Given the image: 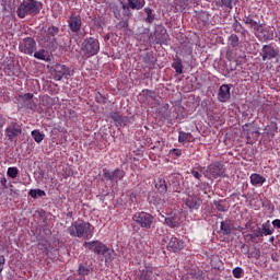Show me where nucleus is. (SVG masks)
I'll list each match as a JSON object with an SVG mask.
<instances>
[{"instance_id":"obj_11","label":"nucleus","mask_w":280,"mask_h":280,"mask_svg":"<svg viewBox=\"0 0 280 280\" xmlns=\"http://www.w3.org/2000/svg\"><path fill=\"white\" fill-rule=\"evenodd\" d=\"M183 248H185V241L179 240L176 236H172L170 238V242L167 244V250H170L171 253H180Z\"/></svg>"},{"instance_id":"obj_7","label":"nucleus","mask_w":280,"mask_h":280,"mask_svg":"<svg viewBox=\"0 0 280 280\" xmlns=\"http://www.w3.org/2000/svg\"><path fill=\"white\" fill-rule=\"evenodd\" d=\"M103 176L105 180H110L112 183H119V180H124V176H126V172L121 168H116L112 172L108 171L107 168H104Z\"/></svg>"},{"instance_id":"obj_49","label":"nucleus","mask_w":280,"mask_h":280,"mask_svg":"<svg viewBox=\"0 0 280 280\" xmlns=\"http://www.w3.org/2000/svg\"><path fill=\"white\" fill-rule=\"evenodd\" d=\"M147 21L148 23H152L154 21V18L152 15H148Z\"/></svg>"},{"instance_id":"obj_51","label":"nucleus","mask_w":280,"mask_h":280,"mask_svg":"<svg viewBox=\"0 0 280 280\" xmlns=\"http://www.w3.org/2000/svg\"><path fill=\"white\" fill-rule=\"evenodd\" d=\"M255 235H256V237H264V233H262V231H260V232L256 233Z\"/></svg>"},{"instance_id":"obj_36","label":"nucleus","mask_w":280,"mask_h":280,"mask_svg":"<svg viewBox=\"0 0 280 280\" xmlns=\"http://www.w3.org/2000/svg\"><path fill=\"white\" fill-rule=\"evenodd\" d=\"M200 172H202V167L192 168L190 174L194 176V178H197V180H200V178H202V174H200Z\"/></svg>"},{"instance_id":"obj_29","label":"nucleus","mask_w":280,"mask_h":280,"mask_svg":"<svg viewBox=\"0 0 280 280\" xmlns=\"http://www.w3.org/2000/svg\"><path fill=\"white\" fill-rule=\"evenodd\" d=\"M261 231L262 235H272V233H275V230L270 225V221H267L266 223L262 224Z\"/></svg>"},{"instance_id":"obj_3","label":"nucleus","mask_w":280,"mask_h":280,"mask_svg":"<svg viewBox=\"0 0 280 280\" xmlns=\"http://www.w3.org/2000/svg\"><path fill=\"white\" fill-rule=\"evenodd\" d=\"M132 228L135 231H139L140 229H152V224H154V215L148 213V212H136L132 215ZM138 226V228H137Z\"/></svg>"},{"instance_id":"obj_1","label":"nucleus","mask_w":280,"mask_h":280,"mask_svg":"<svg viewBox=\"0 0 280 280\" xmlns=\"http://www.w3.org/2000/svg\"><path fill=\"white\" fill-rule=\"evenodd\" d=\"M95 228L86 221H74L68 228V233L71 237H83V240H91Z\"/></svg>"},{"instance_id":"obj_50","label":"nucleus","mask_w":280,"mask_h":280,"mask_svg":"<svg viewBox=\"0 0 280 280\" xmlns=\"http://www.w3.org/2000/svg\"><path fill=\"white\" fill-rule=\"evenodd\" d=\"M68 280H86V278H84V277L69 278Z\"/></svg>"},{"instance_id":"obj_27","label":"nucleus","mask_w":280,"mask_h":280,"mask_svg":"<svg viewBox=\"0 0 280 280\" xmlns=\"http://www.w3.org/2000/svg\"><path fill=\"white\" fill-rule=\"evenodd\" d=\"M43 33L47 34L48 36H50L52 38H56V36H58V34L60 33V28H58V26H49Z\"/></svg>"},{"instance_id":"obj_41","label":"nucleus","mask_w":280,"mask_h":280,"mask_svg":"<svg viewBox=\"0 0 280 280\" xmlns=\"http://www.w3.org/2000/svg\"><path fill=\"white\" fill-rule=\"evenodd\" d=\"M33 98H34V94L32 93H26L23 96L24 102H30V100H33Z\"/></svg>"},{"instance_id":"obj_19","label":"nucleus","mask_w":280,"mask_h":280,"mask_svg":"<svg viewBox=\"0 0 280 280\" xmlns=\"http://www.w3.org/2000/svg\"><path fill=\"white\" fill-rule=\"evenodd\" d=\"M249 180H250L253 187H262L264 183H266V177H264L260 174L253 173L249 177Z\"/></svg>"},{"instance_id":"obj_9","label":"nucleus","mask_w":280,"mask_h":280,"mask_svg":"<svg viewBox=\"0 0 280 280\" xmlns=\"http://www.w3.org/2000/svg\"><path fill=\"white\" fill-rule=\"evenodd\" d=\"M224 174V168L220 163L210 164L206 170V178H220Z\"/></svg>"},{"instance_id":"obj_12","label":"nucleus","mask_w":280,"mask_h":280,"mask_svg":"<svg viewBox=\"0 0 280 280\" xmlns=\"http://www.w3.org/2000/svg\"><path fill=\"white\" fill-rule=\"evenodd\" d=\"M262 60H272L279 56V49L275 48L272 45H265L262 46Z\"/></svg>"},{"instance_id":"obj_18","label":"nucleus","mask_w":280,"mask_h":280,"mask_svg":"<svg viewBox=\"0 0 280 280\" xmlns=\"http://www.w3.org/2000/svg\"><path fill=\"white\" fill-rule=\"evenodd\" d=\"M255 16L254 14L247 15L243 18V22L245 23V25H250L254 30H256V32H259V30H261V23L255 21Z\"/></svg>"},{"instance_id":"obj_15","label":"nucleus","mask_w":280,"mask_h":280,"mask_svg":"<svg viewBox=\"0 0 280 280\" xmlns=\"http://www.w3.org/2000/svg\"><path fill=\"white\" fill-rule=\"evenodd\" d=\"M55 80L57 81H60L62 80L63 78H67V75H69L70 71L69 69L67 68V66L65 65H60V63H57L55 66Z\"/></svg>"},{"instance_id":"obj_26","label":"nucleus","mask_w":280,"mask_h":280,"mask_svg":"<svg viewBox=\"0 0 280 280\" xmlns=\"http://www.w3.org/2000/svg\"><path fill=\"white\" fill-rule=\"evenodd\" d=\"M185 205H186V207H188V209H198V198H196V197H188L185 200Z\"/></svg>"},{"instance_id":"obj_22","label":"nucleus","mask_w":280,"mask_h":280,"mask_svg":"<svg viewBox=\"0 0 280 280\" xmlns=\"http://www.w3.org/2000/svg\"><path fill=\"white\" fill-rule=\"evenodd\" d=\"M194 139L190 132L179 131L178 142L179 143H189Z\"/></svg>"},{"instance_id":"obj_4","label":"nucleus","mask_w":280,"mask_h":280,"mask_svg":"<svg viewBox=\"0 0 280 280\" xmlns=\"http://www.w3.org/2000/svg\"><path fill=\"white\" fill-rule=\"evenodd\" d=\"M81 51H83L86 58L97 56V54H100V40L95 37L85 38L82 43Z\"/></svg>"},{"instance_id":"obj_43","label":"nucleus","mask_w":280,"mask_h":280,"mask_svg":"<svg viewBox=\"0 0 280 280\" xmlns=\"http://www.w3.org/2000/svg\"><path fill=\"white\" fill-rule=\"evenodd\" d=\"M171 154H175V156H180L183 154V151L180 149H173L171 151Z\"/></svg>"},{"instance_id":"obj_46","label":"nucleus","mask_w":280,"mask_h":280,"mask_svg":"<svg viewBox=\"0 0 280 280\" xmlns=\"http://www.w3.org/2000/svg\"><path fill=\"white\" fill-rule=\"evenodd\" d=\"M270 127L272 128L273 132H278L279 127L277 126V122H271Z\"/></svg>"},{"instance_id":"obj_44","label":"nucleus","mask_w":280,"mask_h":280,"mask_svg":"<svg viewBox=\"0 0 280 280\" xmlns=\"http://www.w3.org/2000/svg\"><path fill=\"white\" fill-rule=\"evenodd\" d=\"M0 185L4 187V189H8V179L5 177H2L0 180Z\"/></svg>"},{"instance_id":"obj_31","label":"nucleus","mask_w":280,"mask_h":280,"mask_svg":"<svg viewBox=\"0 0 280 280\" xmlns=\"http://www.w3.org/2000/svg\"><path fill=\"white\" fill-rule=\"evenodd\" d=\"M34 58L37 60H48L47 59V51L45 49H40L34 52Z\"/></svg>"},{"instance_id":"obj_48","label":"nucleus","mask_w":280,"mask_h":280,"mask_svg":"<svg viewBox=\"0 0 280 280\" xmlns=\"http://www.w3.org/2000/svg\"><path fill=\"white\" fill-rule=\"evenodd\" d=\"M231 38H232L233 43H237L240 40L237 35H232Z\"/></svg>"},{"instance_id":"obj_23","label":"nucleus","mask_w":280,"mask_h":280,"mask_svg":"<svg viewBox=\"0 0 280 280\" xmlns=\"http://www.w3.org/2000/svg\"><path fill=\"white\" fill-rule=\"evenodd\" d=\"M264 34L265 40H272L275 38V33L270 31V27H264L261 24V28L259 30Z\"/></svg>"},{"instance_id":"obj_16","label":"nucleus","mask_w":280,"mask_h":280,"mask_svg":"<svg viewBox=\"0 0 280 280\" xmlns=\"http://www.w3.org/2000/svg\"><path fill=\"white\" fill-rule=\"evenodd\" d=\"M243 133L247 137V141H250V139H256L257 137H259V131L255 129V126H253V124L244 125Z\"/></svg>"},{"instance_id":"obj_39","label":"nucleus","mask_w":280,"mask_h":280,"mask_svg":"<svg viewBox=\"0 0 280 280\" xmlns=\"http://www.w3.org/2000/svg\"><path fill=\"white\" fill-rule=\"evenodd\" d=\"M222 4H223L225 8H230V10L233 9V0H222Z\"/></svg>"},{"instance_id":"obj_30","label":"nucleus","mask_w":280,"mask_h":280,"mask_svg":"<svg viewBox=\"0 0 280 280\" xmlns=\"http://www.w3.org/2000/svg\"><path fill=\"white\" fill-rule=\"evenodd\" d=\"M28 196H31V198H43V196H47V194L45 192V190H40V189H31L28 191Z\"/></svg>"},{"instance_id":"obj_52","label":"nucleus","mask_w":280,"mask_h":280,"mask_svg":"<svg viewBox=\"0 0 280 280\" xmlns=\"http://www.w3.org/2000/svg\"><path fill=\"white\" fill-rule=\"evenodd\" d=\"M148 93H152L151 91H149Z\"/></svg>"},{"instance_id":"obj_35","label":"nucleus","mask_w":280,"mask_h":280,"mask_svg":"<svg viewBox=\"0 0 280 280\" xmlns=\"http://www.w3.org/2000/svg\"><path fill=\"white\" fill-rule=\"evenodd\" d=\"M79 275H81L82 277H86L91 273V269L89 267H84L83 265L79 266L78 269Z\"/></svg>"},{"instance_id":"obj_47","label":"nucleus","mask_w":280,"mask_h":280,"mask_svg":"<svg viewBox=\"0 0 280 280\" xmlns=\"http://www.w3.org/2000/svg\"><path fill=\"white\" fill-rule=\"evenodd\" d=\"M144 12H147L148 16H152V9L147 8L144 9Z\"/></svg>"},{"instance_id":"obj_20","label":"nucleus","mask_w":280,"mask_h":280,"mask_svg":"<svg viewBox=\"0 0 280 280\" xmlns=\"http://www.w3.org/2000/svg\"><path fill=\"white\" fill-rule=\"evenodd\" d=\"M165 224L171 229H178V226H180V217H178V214L167 217L165 219Z\"/></svg>"},{"instance_id":"obj_8","label":"nucleus","mask_w":280,"mask_h":280,"mask_svg":"<svg viewBox=\"0 0 280 280\" xmlns=\"http://www.w3.org/2000/svg\"><path fill=\"white\" fill-rule=\"evenodd\" d=\"M23 129L21 128V125L19 122H11L7 129L5 135L9 139V141H16V138L22 135Z\"/></svg>"},{"instance_id":"obj_42","label":"nucleus","mask_w":280,"mask_h":280,"mask_svg":"<svg viewBox=\"0 0 280 280\" xmlns=\"http://www.w3.org/2000/svg\"><path fill=\"white\" fill-rule=\"evenodd\" d=\"M180 3V7L183 8V5H189V3H196V0H179Z\"/></svg>"},{"instance_id":"obj_45","label":"nucleus","mask_w":280,"mask_h":280,"mask_svg":"<svg viewBox=\"0 0 280 280\" xmlns=\"http://www.w3.org/2000/svg\"><path fill=\"white\" fill-rule=\"evenodd\" d=\"M272 224L276 229H280V219H276L272 221Z\"/></svg>"},{"instance_id":"obj_21","label":"nucleus","mask_w":280,"mask_h":280,"mask_svg":"<svg viewBox=\"0 0 280 280\" xmlns=\"http://www.w3.org/2000/svg\"><path fill=\"white\" fill-rule=\"evenodd\" d=\"M221 231L224 235H231V233H233V224H231V221H222Z\"/></svg>"},{"instance_id":"obj_17","label":"nucleus","mask_w":280,"mask_h":280,"mask_svg":"<svg viewBox=\"0 0 280 280\" xmlns=\"http://www.w3.org/2000/svg\"><path fill=\"white\" fill-rule=\"evenodd\" d=\"M127 4H122V10H141L145 5V0H127Z\"/></svg>"},{"instance_id":"obj_25","label":"nucleus","mask_w":280,"mask_h":280,"mask_svg":"<svg viewBox=\"0 0 280 280\" xmlns=\"http://www.w3.org/2000/svg\"><path fill=\"white\" fill-rule=\"evenodd\" d=\"M110 118L117 124H126L128 121V117L121 116L119 113L115 112L110 114Z\"/></svg>"},{"instance_id":"obj_14","label":"nucleus","mask_w":280,"mask_h":280,"mask_svg":"<svg viewBox=\"0 0 280 280\" xmlns=\"http://www.w3.org/2000/svg\"><path fill=\"white\" fill-rule=\"evenodd\" d=\"M218 100L222 103L229 102V100H231V86H229V84H222L220 86Z\"/></svg>"},{"instance_id":"obj_32","label":"nucleus","mask_w":280,"mask_h":280,"mask_svg":"<svg viewBox=\"0 0 280 280\" xmlns=\"http://www.w3.org/2000/svg\"><path fill=\"white\" fill-rule=\"evenodd\" d=\"M173 69H175L176 73H183V61L177 59L172 65Z\"/></svg>"},{"instance_id":"obj_34","label":"nucleus","mask_w":280,"mask_h":280,"mask_svg":"<svg viewBox=\"0 0 280 280\" xmlns=\"http://www.w3.org/2000/svg\"><path fill=\"white\" fill-rule=\"evenodd\" d=\"M232 275L235 279H242L244 277V269L236 267L233 269Z\"/></svg>"},{"instance_id":"obj_6","label":"nucleus","mask_w":280,"mask_h":280,"mask_svg":"<svg viewBox=\"0 0 280 280\" xmlns=\"http://www.w3.org/2000/svg\"><path fill=\"white\" fill-rule=\"evenodd\" d=\"M19 50L22 54H26L27 56H32L34 51H36V40L33 37H25L20 40Z\"/></svg>"},{"instance_id":"obj_24","label":"nucleus","mask_w":280,"mask_h":280,"mask_svg":"<svg viewBox=\"0 0 280 280\" xmlns=\"http://www.w3.org/2000/svg\"><path fill=\"white\" fill-rule=\"evenodd\" d=\"M155 188L160 194H167V183L165 179H159L155 184Z\"/></svg>"},{"instance_id":"obj_38","label":"nucleus","mask_w":280,"mask_h":280,"mask_svg":"<svg viewBox=\"0 0 280 280\" xmlns=\"http://www.w3.org/2000/svg\"><path fill=\"white\" fill-rule=\"evenodd\" d=\"M215 207H217L218 211H228L226 206H224V205L222 203V201L217 202V203H215Z\"/></svg>"},{"instance_id":"obj_5","label":"nucleus","mask_w":280,"mask_h":280,"mask_svg":"<svg viewBox=\"0 0 280 280\" xmlns=\"http://www.w3.org/2000/svg\"><path fill=\"white\" fill-rule=\"evenodd\" d=\"M83 246L86 250H91L95 255H102L103 257L110 255V248H108L106 244L102 243V241L85 242Z\"/></svg>"},{"instance_id":"obj_13","label":"nucleus","mask_w":280,"mask_h":280,"mask_svg":"<svg viewBox=\"0 0 280 280\" xmlns=\"http://www.w3.org/2000/svg\"><path fill=\"white\" fill-rule=\"evenodd\" d=\"M39 43H42V45L46 47V49H56V47H58V40L56 39V37H50V35H47V33L43 32Z\"/></svg>"},{"instance_id":"obj_10","label":"nucleus","mask_w":280,"mask_h":280,"mask_svg":"<svg viewBox=\"0 0 280 280\" xmlns=\"http://www.w3.org/2000/svg\"><path fill=\"white\" fill-rule=\"evenodd\" d=\"M68 26L73 34H79L82 30V18L75 13H72L68 19Z\"/></svg>"},{"instance_id":"obj_2","label":"nucleus","mask_w":280,"mask_h":280,"mask_svg":"<svg viewBox=\"0 0 280 280\" xmlns=\"http://www.w3.org/2000/svg\"><path fill=\"white\" fill-rule=\"evenodd\" d=\"M43 4L36 0H23L18 7L16 14L19 19H25V16H36L40 13Z\"/></svg>"},{"instance_id":"obj_28","label":"nucleus","mask_w":280,"mask_h":280,"mask_svg":"<svg viewBox=\"0 0 280 280\" xmlns=\"http://www.w3.org/2000/svg\"><path fill=\"white\" fill-rule=\"evenodd\" d=\"M34 141H36V143H42L43 140L45 139V135L43 132H40L39 130H33L31 132Z\"/></svg>"},{"instance_id":"obj_33","label":"nucleus","mask_w":280,"mask_h":280,"mask_svg":"<svg viewBox=\"0 0 280 280\" xmlns=\"http://www.w3.org/2000/svg\"><path fill=\"white\" fill-rule=\"evenodd\" d=\"M7 176H9V178H16V176H19V168L18 167H9L7 171Z\"/></svg>"},{"instance_id":"obj_40","label":"nucleus","mask_w":280,"mask_h":280,"mask_svg":"<svg viewBox=\"0 0 280 280\" xmlns=\"http://www.w3.org/2000/svg\"><path fill=\"white\" fill-rule=\"evenodd\" d=\"M3 266H5V256L0 255V273L3 272Z\"/></svg>"},{"instance_id":"obj_37","label":"nucleus","mask_w":280,"mask_h":280,"mask_svg":"<svg viewBox=\"0 0 280 280\" xmlns=\"http://www.w3.org/2000/svg\"><path fill=\"white\" fill-rule=\"evenodd\" d=\"M139 280H152V271L150 270L143 271Z\"/></svg>"}]
</instances>
